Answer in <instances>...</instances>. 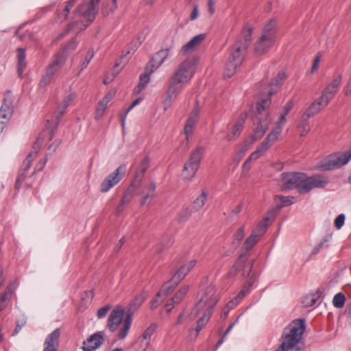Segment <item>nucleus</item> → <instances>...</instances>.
Here are the masks:
<instances>
[{
    "instance_id": "60",
    "label": "nucleus",
    "mask_w": 351,
    "mask_h": 351,
    "mask_svg": "<svg viewBox=\"0 0 351 351\" xmlns=\"http://www.w3.org/2000/svg\"><path fill=\"white\" fill-rule=\"evenodd\" d=\"M206 37V34H199L193 37L191 40L197 47L205 40Z\"/></svg>"
},
{
    "instance_id": "23",
    "label": "nucleus",
    "mask_w": 351,
    "mask_h": 351,
    "mask_svg": "<svg viewBox=\"0 0 351 351\" xmlns=\"http://www.w3.org/2000/svg\"><path fill=\"white\" fill-rule=\"evenodd\" d=\"M329 103H326L325 99L320 96L317 99L313 101L311 106L306 109L303 115L309 119L318 113L322 108L328 106Z\"/></svg>"
},
{
    "instance_id": "54",
    "label": "nucleus",
    "mask_w": 351,
    "mask_h": 351,
    "mask_svg": "<svg viewBox=\"0 0 351 351\" xmlns=\"http://www.w3.org/2000/svg\"><path fill=\"white\" fill-rule=\"evenodd\" d=\"M149 76L150 75L146 71H145L144 73L141 74L140 75V82L138 86L142 88H144L149 82Z\"/></svg>"
},
{
    "instance_id": "1",
    "label": "nucleus",
    "mask_w": 351,
    "mask_h": 351,
    "mask_svg": "<svg viewBox=\"0 0 351 351\" xmlns=\"http://www.w3.org/2000/svg\"><path fill=\"white\" fill-rule=\"evenodd\" d=\"M328 182V178L322 174L307 176L303 173L287 172L281 175L280 188L283 191L296 189L300 193H306L314 188H324Z\"/></svg>"
},
{
    "instance_id": "39",
    "label": "nucleus",
    "mask_w": 351,
    "mask_h": 351,
    "mask_svg": "<svg viewBox=\"0 0 351 351\" xmlns=\"http://www.w3.org/2000/svg\"><path fill=\"white\" fill-rule=\"evenodd\" d=\"M298 129L301 137L305 136L309 132L311 127L308 123V119L304 115L302 116L301 121L298 125Z\"/></svg>"
},
{
    "instance_id": "62",
    "label": "nucleus",
    "mask_w": 351,
    "mask_h": 351,
    "mask_svg": "<svg viewBox=\"0 0 351 351\" xmlns=\"http://www.w3.org/2000/svg\"><path fill=\"white\" fill-rule=\"evenodd\" d=\"M111 306L110 305H106L97 311V316L99 319H102L106 317Z\"/></svg>"
},
{
    "instance_id": "27",
    "label": "nucleus",
    "mask_w": 351,
    "mask_h": 351,
    "mask_svg": "<svg viewBox=\"0 0 351 351\" xmlns=\"http://www.w3.org/2000/svg\"><path fill=\"white\" fill-rule=\"evenodd\" d=\"M40 143L36 141L34 145V150L30 152L23 160V164L21 167V169L28 171L29 170L33 160L37 157L39 152Z\"/></svg>"
},
{
    "instance_id": "26",
    "label": "nucleus",
    "mask_w": 351,
    "mask_h": 351,
    "mask_svg": "<svg viewBox=\"0 0 351 351\" xmlns=\"http://www.w3.org/2000/svg\"><path fill=\"white\" fill-rule=\"evenodd\" d=\"M75 97V95L73 93H71L68 94L64 99H63L62 102L58 106V115L56 117V127L58 126V121L62 114L65 112L66 108L71 104L72 101Z\"/></svg>"
},
{
    "instance_id": "63",
    "label": "nucleus",
    "mask_w": 351,
    "mask_h": 351,
    "mask_svg": "<svg viewBox=\"0 0 351 351\" xmlns=\"http://www.w3.org/2000/svg\"><path fill=\"white\" fill-rule=\"evenodd\" d=\"M345 215L343 214L339 215L335 220V226L337 229H340L344 224Z\"/></svg>"
},
{
    "instance_id": "56",
    "label": "nucleus",
    "mask_w": 351,
    "mask_h": 351,
    "mask_svg": "<svg viewBox=\"0 0 351 351\" xmlns=\"http://www.w3.org/2000/svg\"><path fill=\"white\" fill-rule=\"evenodd\" d=\"M160 66L158 65H157L156 63L152 62V60H150L149 62L147 64V65L145 66V71H146L149 75H151Z\"/></svg>"
},
{
    "instance_id": "11",
    "label": "nucleus",
    "mask_w": 351,
    "mask_h": 351,
    "mask_svg": "<svg viewBox=\"0 0 351 351\" xmlns=\"http://www.w3.org/2000/svg\"><path fill=\"white\" fill-rule=\"evenodd\" d=\"M125 172L126 165H121L103 180L100 186V191L106 193L110 191L123 179Z\"/></svg>"
},
{
    "instance_id": "21",
    "label": "nucleus",
    "mask_w": 351,
    "mask_h": 351,
    "mask_svg": "<svg viewBox=\"0 0 351 351\" xmlns=\"http://www.w3.org/2000/svg\"><path fill=\"white\" fill-rule=\"evenodd\" d=\"M195 260H191L180 267L173 276V282L179 284L187 275V274L195 267Z\"/></svg>"
},
{
    "instance_id": "22",
    "label": "nucleus",
    "mask_w": 351,
    "mask_h": 351,
    "mask_svg": "<svg viewBox=\"0 0 351 351\" xmlns=\"http://www.w3.org/2000/svg\"><path fill=\"white\" fill-rule=\"evenodd\" d=\"M77 1V0H69L65 3V5L60 7L56 11V22L62 23L64 21Z\"/></svg>"
},
{
    "instance_id": "13",
    "label": "nucleus",
    "mask_w": 351,
    "mask_h": 351,
    "mask_svg": "<svg viewBox=\"0 0 351 351\" xmlns=\"http://www.w3.org/2000/svg\"><path fill=\"white\" fill-rule=\"evenodd\" d=\"M194 74L193 62L189 60L182 62L171 77L187 84Z\"/></svg>"
},
{
    "instance_id": "48",
    "label": "nucleus",
    "mask_w": 351,
    "mask_h": 351,
    "mask_svg": "<svg viewBox=\"0 0 351 351\" xmlns=\"http://www.w3.org/2000/svg\"><path fill=\"white\" fill-rule=\"evenodd\" d=\"M93 56H94L93 51L92 49H89L87 52V54H86L84 60L81 63L80 69L78 74H80V72H82L84 69H86L87 67V66L90 63V62L92 60V58H93Z\"/></svg>"
},
{
    "instance_id": "37",
    "label": "nucleus",
    "mask_w": 351,
    "mask_h": 351,
    "mask_svg": "<svg viewBox=\"0 0 351 351\" xmlns=\"http://www.w3.org/2000/svg\"><path fill=\"white\" fill-rule=\"evenodd\" d=\"M158 328V325L157 323L153 322L150 324L149 326L143 330L142 335L138 338L151 342L152 337L156 332Z\"/></svg>"
},
{
    "instance_id": "46",
    "label": "nucleus",
    "mask_w": 351,
    "mask_h": 351,
    "mask_svg": "<svg viewBox=\"0 0 351 351\" xmlns=\"http://www.w3.org/2000/svg\"><path fill=\"white\" fill-rule=\"evenodd\" d=\"M345 301V295L342 293H338L335 295L332 300V304L336 308H341L344 306Z\"/></svg>"
},
{
    "instance_id": "24",
    "label": "nucleus",
    "mask_w": 351,
    "mask_h": 351,
    "mask_svg": "<svg viewBox=\"0 0 351 351\" xmlns=\"http://www.w3.org/2000/svg\"><path fill=\"white\" fill-rule=\"evenodd\" d=\"M156 189V184L154 182H151L149 184L143 187L141 192V204L145 205L151 202L155 197V192Z\"/></svg>"
},
{
    "instance_id": "18",
    "label": "nucleus",
    "mask_w": 351,
    "mask_h": 351,
    "mask_svg": "<svg viewBox=\"0 0 351 351\" xmlns=\"http://www.w3.org/2000/svg\"><path fill=\"white\" fill-rule=\"evenodd\" d=\"M149 158L148 156H145L135 171L134 178L129 186V190H130L133 186H138L144 178L146 171L149 167Z\"/></svg>"
},
{
    "instance_id": "44",
    "label": "nucleus",
    "mask_w": 351,
    "mask_h": 351,
    "mask_svg": "<svg viewBox=\"0 0 351 351\" xmlns=\"http://www.w3.org/2000/svg\"><path fill=\"white\" fill-rule=\"evenodd\" d=\"M253 285V282L248 281L242 287L241 290L238 293L234 299L240 303L244 297L250 292V289Z\"/></svg>"
},
{
    "instance_id": "42",
    "label": "nucleus",
    "mask_w": 351,
    "mask_h": 351,
    "mask_svg": "<svg viewBox=\"0 0 351 351\" xmlns=\"http://www.w3.org/2000/svg\"><path fill=\"white\" fill-rule=\"evenodd\" d=\"M207 199V193L202 191V193L193 201V207L195 211L199 210L205 204Z\"/></svg>"
},
{
    "instance_id": "28",
    "label": "nucleus",
    "mask_w": 351,
    "mask_h": 351,
    "mask_svg": "<svg viewBox=\"0 0 351 351\" xmlns=\"http://www.w3.org/2000/svg\"><path fill=\"white\" fill-rule=\"evenodd\" d=\"M113 95L114 94L110 92L106 93L104 98L98 103L95 111V119L97 120L99 119L103 116L108 104L113 97Z\"/></svg>"
},
{
    "instance_id": "47",
    "label": "nucleus",
    "mask_w": 351,
    "mask_h": 351,
    "mask_svg": "<svg viewBox=\"0 0 351 351\" xmlns=\"http://www.w3.org/2000/svg\"><path fill=\"white\" fill-rule=\"evenodd\" d=\"M191 215L192 210L189 207L184 208L179 213L178 217V221L181 223L184 222L186 220H187Z\"/></svg>"
},
{
    "instance_id": "33",
    "label": "nucleus",
    "mask_w": 351,
    "mask_h": 351,
    "mask_svg": "<svg viewBox=\"0 0 351 351\" xmlns=\"http://www.w3.org/2000/svg\"><path fill=\"white\" fill-rule=\"evenodd\" d=\"M269 220H271L270 217H264L263 219L261 220L258 223L256 227L254 229H253V230L252 231V233L253 234H255L259 239H261L267 231V229L268 227L267 221H269Z\"/></svg>"
},
{
    "instance_id": "38",
    "label": "nucleus",
    "mask_w": 351,
    "mask_h": 351,
    "mask_svg": "<svg viewBox=\"0 0 351 351\" xmlns=\"http://www.w3.org/2000/svg\"><path fill=\"white\" fill-rule=\"evenodd\" d=\"M178 285V284H175L174 285V282H173V277H172L170 280H169L168 282H165L162 286L160 289L157 293V296L158 297H161V296H166V295H167L169 293H170L173 291V289Z\"/></svg>"
},
{
    "instance_id": "2",
    "label": "nucleus",
    "mask_w": 351,
    "mask_h": 351,
    "mask_svg": "<svg viewBox=\"0 0 351 351\" xmlns=\"http://www.w3.org/2000/svg\"><path fill=\"white\" fill-rule=\"evenodd\" d=\"M253 29V27L249 24H246L242 29L239 36L230 49V56L224 70L225 77L232 76L243 62L247 49L252 42Z\"/></svg>"
},
{
    "instance_id": "58",
    "label": "nucleus",
    "mask_w": 351,
    "mask_h": 351,
    "mask_svg": "<svg viewBox=\"0 0 351 351\" xmlns=\"http://www.w3.org/2000/svg\"><path fill=\"white\" fill-rule=\"evenodd\" d=\"M254 262V260H252L250 262L247 263L245 265H243V273H242L243 276H250V274L252 271Z\"/></svg>"
},
{
    "instance_id": "32",
    "label": "nucleus",
    "mask_w": 351,
    "mask_h": 351,
    "mask_svg": "<svg viewBox=\"0 0 351 351\" xmlns=\"http://www.w3.org/2000/svg\"><path fill=\"white\" fill-rule=\"evenodd\" d=\"M276 22L274 19H270L268 23L264 26L262 32V35L266 36L269 38L276 39Z\"/></svg>"
},
{
    "instance_id": "36",
    "label": "nucleus",
    "mask_w": 351,
    "mask_h": 351,
    "mask_svg": "<svg viewBox=\"0 0 351 351\" xmlns=\"http://www.w3.org/2000/svg\"><path fill=\"white\" fill-rule=\"evenodd\" d=\"M279 199L280 204L277 205L276 210H280L282 207L293 204L295 202V197L293 196H283L277 195L275 196V200Z\"/></svg>"
},
{
    "instance_id": "15",
    "label": "nucleus",
    "mask_w": 351,
    "mask_h": 351,
    "mask_svg": "<svg viewBox=\"0 0 351 351\" xmlns=\"http://www.w3.org/2000/svg\"><path fill=\"white\" fill-rule=\"evenodd\" d=\"M260 239L257 237L255 234L251 233V234L245 239L244 242V247L245 249V252L241 253L237 261L232 267V270L234 272H237L238 268L249 257V252L250 250H252L254 246L258 242Z\"/></svg>"
},
{
    "instance_id": "43",
    "label": "nucleus",
    "mask_w": 351,
    "mask_h": 351,
    "mask_svg": "<svg viewBox=\"0 0 351 351\" xmlns=\"http://www.w3.org/2000/svg\"><path fill=\"white\" fill-rule=\"evenodd\" d=\"M189 291V287L185 286L181 288L171 299V302L175 304H178L182 302L183 298L185 297L186 294Z\"/></svg>"
},
{
    "instance_id": "45",
    "label": "nucleus",
    "mask_w": 351,
    "mask_h": 351,
    "mask_svg": "<svg viewBox=\"0 0 351 351\" xmlns=\"http://www.w3.org/2000/svg\"><path fill=\"white\" fill-rule=\"evenodd\" d=\"M28 171H25L20 168L15 183V189L19 190L22 186L23 182L27 176Z\"/></svg>"
},
{
    "instance_id": "14",
    "label": "nucleus",
    "mask_w": 351,
    "mask_h": 351,
    "mask_svg": "<svg viewBox=\"0 0 351 351\" xmlns=\"http://www.w3.org/2000/svg\"><path fill=\"white\" fill-rule=\"evenodd\" d=\"M342 78L343 76L341 74L337 75L322 90L321 96L322 97V99H325L326 103H330L338 93L342 82Z\"/></svg>"
},
{
    "instance_id": "4",
    "label": "nucleus",
    "mask_w": 351,
    "mask_h": 351,
    "mask_svg": "<svg viewBox=\"0 0 351 351\" xmlns=\"http://www.w3.org/2000/svg\"><path fill=\"white\" fill-rule=\"evenodd\" d=\"M214 295V287H208L205 295L195 304L192 310V313H194L195 316H196L201 310L205 308L203 315L197 321L195 329H191L190 330L191 335H192L193 332H195L194 339L197 337L200 330L206 326L210 319L213 313L214 307L217 302Z\"/></svg>"
},
{
    "instance_id": "55",
    "label": "nucleus",
    "mask_w": 351,
    "mask_h": 351,
    "mask_svg": "<svg viewBox=\"0 0 351 351\" xmlns=\"http://www.w3.org/2000/svg\"><path fill=\"white\" fill-rule=\"evenodd\" d=\"M252 160H256L255 159H250V156L246 159V160L243 162V164L242 165V172H241V176H243L245 174H247L249 172V171L250 170V169H251L250 162Z\"/></svg>"
},
{
    "instance_id": "34",
    "label": "nucleus",
    "mask_w": 351,
    "mask_h": 351,
    "mask_svg": "<svg viewBox=\"0 0 351 351\" xmlns=\"http://www.w3.org/2000/svg\"><path fill=\"white\" fill-rule=\"evenodd\" d=\"M25 50L22 48L17 49V59H18V68L17 71L19 77H21L23 73V70L26 66L25 62Z\"/></svg>"
},
{
    "instance_id": "8",
    "label": "nucleus",
    "mask_w": 351,
    "mask_h": 351,
    "mask_svg": "<svg viewBox=\"0 0 351 351\" xmlns=\"http://www.w3.org/2000/svg\"><path fill=\"white\" fill-rule=\"evenodd\" d=\"M66 60V56L64 51H58L54 56L51 63L46 68L45 72L40 81V86H47L52 80L56 73L64 66Z\"/></svg>"
},
{
    "instance_id": "51",
    "label": "nucleus",
    "mask_w": 351,
    "mask_h": 351,
    "mask_svg": "<svg viewBox=\"0 0 351 351\" xmlns=\"http://www.w3.org/2000/svg\"><path fill=\"white\" fill-rule=\"evenodd\" d=\"M316 302H317V298L314 294L307 295L302 300V303H303L304 306H305L306 307L312 306L315 305Z\"/></svg>"
},
{
    "instance_id": "35",
    "label": "nucleus",
    "mask_w": 351,
    "mask_h": 351,
    "mask_svg": "<svg viewBox=\"0 0 351 351\" xmlns=\"http://www.w3.org/2000/svg\"><path fill=\"white\" fill-rule=\"evenodd\" d=\"M117 0H112L110 1L104 2L101 7V14L107 16L110 14L113 13L117 8Z\"/></svg>"
},
{
    "instance_id": "64",
    "label": "nucleus",
    "mask_w": 351,
    "mask_h": 351,
    "mask_svg": "<svg viewBox=\"0 0 351 351\" xmlns=\"http://www.w3.org/2000/svg\"><path fill=\"white\" fill-rule=\"evenodd\" d=\"M144 300V298L142 295H139L136 297L130 304V306L132 308L133 306L138 307L141 305Z\"/></svg>"
},
{
    "instance_id": "10",
    "label": "nucleus",
    "mask_w": 351,
    "mask_h": 351,
    "mask_svg": "<svg viewBox=\"0 0 351 351\" xmlns=\"http://www.w3.org/2000/svg\"><path fill=\"white\" fill-rule=\"evenodd\" d=\"M186 84L170 77L169 84L165 93V98L162 101V106L165 111L169 109L177 96L182 91Z\"/></svg>"
},
{
    "instance_id": "41",
    "label": "nucleus",
    "mask_w": 351,
    "mask_h": 351,
    "mask_svg": "<svg viewBox=\"0 0 351 351\" xmlns=\"http://www.w3.org/2000/svg\"><path fill=\"white\" fill-rule=\"evenodd\" d=\"M286 114H281L279 118L278 121L276 123V126L272 129L271 134H274L276 137L278 138L280 134L282 132V127L285 125L287 119H286Z\"/></svg>"
},
{
    "instance_id": "40",
    "label": "nucleus",
    "mask_w": 351,
    "mask_h": 351,
    "mask_svg": "<svg viewBox=\"0 0 351 351\" xmlns=\"http://www.w3.org/2000/svg\"><path fill=\"white\" fill-rule=\"evenodd\" d=\"M169 52V51L168 49L160 50L154 56L151 60L152 62L156 63L157 65L160 66L168 58Z\"/></svg>"
},
{
    "instance_id": "61",
    "label": "nucleus",
    "mask_w": 351,
    "mask_h": 351,
    "mask_svg": "<svg viewBox=\"0 0 351 351\" xmlns=\"http://www.w3.org/2000/svg\"><path fill=\"white\" fill-rule=\"evenodd\" d=\"M47 160L48 158L47 156H45L43 158L40 159L34 167V173H35L36 171H42L45 167Z\"/></svg>"
},
{
    "instance_id": "29",
    "label": "nucleus",
    "mask_w": 351,
    "mask_h": 351,
    "mask_svg": "<svg viewBox=\"0 0 351 351\" xmlns=\"http://www.w3.org/2000/svg\"><path fill=\"white\" fill-rule=\"evenodd\" d=\"M199 113V110L197 107H195L193 112H191L190 117H189L184 127V133L186 135L187 138L189 136L191 135L193 132V127L195 125L197 121V116Z\"/></svg>"
},
{
    "instance_id": "12",
    "label": "nucleus",
    "mask_w": 351,
    "mask_h": 351,
    "mask_svg": "<svg viewBox=\"0 0 351 351\" xmlns=\"http://www.w3.org/2000/svg\"><path fill=\"white\" fill-rule=\"evenodd\" d=\"M247 114L242 112L234 122L230 123L227 126L228 132L225 136L224 140L228 142L236 141L243 130Z\"/></svg>"
},
{
    "instance_id": "53",
    "label": "nucleus",
    "mask_w": 351,
    "mask_h": 351,
    "mask_svg": "<svg viewBox=\"0 0 351 351\" xmlns=\"http://www.w3.org/2000/svg\"><path fill=\"white\" fill-rule=\"evenodd\" d=\"M141 101V99L138 98L136 100H134L132 104L126 109L125 114L121 117V125L123 128L125 127V123L126 119V116L128 113L137 104H138Z\"/></svg>"
},
{
    "instance_id": "16",
    "label": "nucleus",
    "mask_w": 351,
    "mask_h": 351,
    "mask_svg": "<svg viewBox=\"0 0 351 351\" xmlns=\"http://www.w3.org/2000/svg\"><path fill=\"white\" fill-rule=\"evenodd\" d=\"M104 331H99L91 335L83 342V351H95L104 342Z\"/></svg>"
},
{
    "instance_id": "57",
    "label": "nucleus",
    "mask_w": 351,
    "mask_h": 351,
    "mask_svg": "<svg viewBox=\"0 0 351 351\" xmlns=\"http://www.w3.org/2000/svg\"><path fill=\"white\" fill-rule=\"evenodd\" d=\"M136 343L139 344L140 349L138 351H146V350L150 346L151 342L141 338H138Z\"/></svg>"
},
{
    "instance_id": "49",
    "label": "nucleus",
    "mask_w": 351,
    "mask_h": 351,
    "mask_svg": "<svg viewBox=\"0 0 351 351\" xmlns=\"http://www.w3.org/2000/svg\"><path fill=\"white\" fill-rule=\"evenodd\" d=\"M245 236V226H241L233 234L234 243L237 242L239 245Z\"/></svg>"
},
{
    "instance_id": "7",
    "label": "nucleus",
    "mask_w": 351,
    "mask_h": 351,
    "mask_svg": "<svg viewBox=\"0 0 351 351\" xmlns=\"http://www.w3.org/2000/svg\"><path fill=\"white\" fill-rule=\"evenodd\" d=\"M270 104L271 99L269 98L263 99L256 104V109L258 113L256 119V123L251 135L254 141L261 138L269 129L271 119L268 108Z\"/></svg>"
},
{
    "instance_id": "31",
    "label": "nucleus",
    "mask_w": 351,
    "mask_h": 351,
    "mask_svg": "<svg viewBox=\"0 0 351 351\" xmlns=\"http://www.w3.org/2000/svg\"><path fill=\"white\" fill-rule=\"evenodd\" d=\"M13 292V285L11 284L8 285L0 298V311H2L7 307L8 302L11 298Z\"/></svg>"
},
{
    "instance_id": "25",
    "label": "nucleus",
    "mask_w": 351,
    "mask_h": 351,
    "mask_svg": "<svg viewBox=\"0 0 351 351\" xmlns=\"http://www.w3.org/2000/svg\"><path fill=\"white\" fill-rule=\"evenodd\" d=\"M10 95V91H8L4 97L3 103L0 109V122L1 123H6L12 114V108L8 104L6 103Z\"/></svg>"
},
{
    "instance_id": "5",
    "label": "nucleus",
    "mask_w": 351,
    "mask_h": 351,
    "mask_svg": "<svg viewBox=\"0 0 351 351\" xmlns=\"http://www.w3.org/2000/svg\"><path fill=\"white\" fill-rule=\"evenodd\" d=\"M99 1L100 0H90V1L83 2L75 12L73 22L68 25L67 29L63 33L60 34L58 38H63L69 32L74 29L75 23H78V19H80L82 23L86 22V24H84L83 27L84 29L86 28L90 23L94 21L98 12L97 6Z\"/></svg>"
},
{
    "instance_id": "6",
    "label": "nucleus",
    "mask_w": 351,
    "mask_h": 351,
    "mask_svg": "<svg viewBox=\"0 0 351 351\" xmlns=\"http://www.w3.org/2000/svg\"><path fill=\"white\" fill-rule=\"evenodd\" d=\"M124 315V308L121 306L117 305L110 313L107 322V327L109 330L111 332H114L118 329L121 323L123 320V326L120 328L117 335L118 338L120 339H123L126 337L131 327L132 321V315L130 313H128L123 319Z\"/></svg>"
},
{
    "instance_id": "30",
    "label": "nucleus",
    "mask_w": 351,
    "mask_h": 351,
    "mask_svg": "<svg viewBox=\"0 0 351 351\" xmlns=\"http://www.w3.org/2000/svg\"><path fill=\"white\" fill-rule=\"evenodd\" d=\"M286 77L284 72H280L277 75L276 77L269 84V88L267 90L268 95L266 98L270 99V97L276 92L277 88L281 85L282 82L286 79Z\"/></svg>"
},
{
    "instance_id": "20",
    "label": "nucleus",
    "mask_w": 351,
    "mask_h": 351,
    "mask_svg": "<svg viewBox=\"0 0 351 351\" xmlns=\"http://www.w3.org/2000/svg\"><path fill=\"white\" fill-rule=\"evenodd\" d=\"M275 40L262 35L254 44V52L258 55L265 53L274 44Z\"/></svg>"
},
{
    "instance_id": "52",
    "label": "nucleus",
    "mask_w": 351,
    "mask_h": 351,
    "mask_svg": "<svg viewBox=\"0 0 351 351\" xmlns=\"http://www.w3.org/2000/svg\"><path fill=\"white\" fill-rule=\"evenodd\" d=\"M136 187V186H133V187H132V189H130V190H129V188L128 189V191L123 195V196L122 197V199L121 202V203L122 204L125 205L131 201L132 197V193L135 191Z\"/></svg>"
},
{
    "instance_id": "17",
    "label": "nucleus",
    "mask_w": 351,
    "mask_h": 351,
    "mask_svg": "<svg viewBox=\"0 0 351 351\" xmlns=\"http://www.w3.org/2000/svg\"><path fill=\"white\" fill-rule=\"evenodd\" d=\"M278 140L274 134L269 133L265 139L256 147V150L251 154L250 159L257 160L263 156L271 146Z\"/></svg>"
},
{
    "instance_id": "59",
    "label": "nucleus",
    "mask_w": 351,
    "mask_h": 351,
    "mask_svg": "<svg viewBox=\"0 0 351 351\" xmlns=\"http://www.w3.org/2000/svg\"><path fill=\"white\" fill-rule=\"evenodd\" d=\"M77 45V42L75 40V38H73L71 41H69L66 44V45L64 47V49L62 50L61 51H64V54L66 56V51H71L74 50L76 48Z\"/></svg>"
},
{
    "instance_id": "3",
    "label": "nucleus",
    "mask_w": 351,
    "mask_h": 351,
    "mask_svg": "<svg viewBox=\"0 0 351 351\" xmlns=\"http://www.w3.org/2000/svg\"><path fill=\"white\" fill-rule=\"evenodd\" d=\"M306 328L305 320L292 321L283 330L281 343L275 351H304L303 334Z\"/></svg>"
},
{
    "instance_id": "9",
    "label": "nucleus",
    "mask_w": 351,
    "mask_h": 351,
    "mask_svg": "<svg viewBox=\"0 0 351 351\" xmlns=\"http://www.w3.org/2000/svg\"><path fill=\"white\" fill-rule=\"evenodd\" d=\"M204 152L203 147H198L193 151L184 163L182 176L185 180H191L197 171Z\"/></svg>"
},
{
    "instance_id": "19",
    "label": "nucleus",
    "mask_w": 351,
    "mask_h": 351,
    "mask_svg": "<svg viewBox=\"0 0 351 351\" xmlns=\"http://www.w3.org/2000/svg\"><path fill=\"white\" fill-rule=\"evenodd\" d=\"M60 334V329L56 328L48 335L44 342L43 351H58Z\"/></svg>"
},
{
    "instance_id": "50",
    "label": "nucleus",
    "mask_w": 351,
    "mask_h": 351,
    "mask_svg": "<svg viewBox=\"0 0 351 351\" xmlns=\"http://www.w3.org/2000/svg\"><path fill=\"white\" fill-rule=\"evenodd\" d=\"M197 46L192 42V40H189L187 43H186L182 47L180 50V53L183 55H186L189 52H191L195 49Z\"/></svg>"
}]
</instances>
